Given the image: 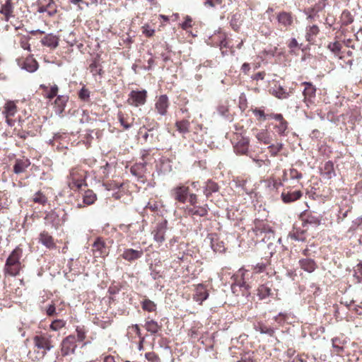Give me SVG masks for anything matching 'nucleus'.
<instances>
[{"mask_svg": "<svg viewBox=\"0 0 362 362\" xmlns=\"http://www.w3.org/2000/svg\"><path fill=\"white\" fill-rule=\"evenodd\" d=\"M33 342L37 349L42 350V356H45L47 351L54 347L52 343V337L47 334L35 336Z\"/></svg>", "mask_w": 362, "mask_h": 362, "instance_id": "1", "label": "nucleus"}, {"mask_svg": "<svg viewBox=\"0 0 362 362\" xmlns=\"http://www.w3.org/2000/svg\"><path fill=\"white\" fill-rule=\"evenodd\" d=\"M327 0H318L313 6L305 8L303 13L307 16V20L312 21L318 17V13L326 6Z\"/></svg>", "mask_w": 362, "mask_h": 362, "instance_id": "2", "label": "nucleus"}, {"mask_svg": "<svg viewBox=\"0 0 362 362\" xmlns=\"http://www.w3.org/2000/svg\"><path fill=\"white\" fill-rule=\"evenodd\" d=\"M168 229V221L166 220H163L161 222H159L156 224V226L152 234L153 235V240L159 243H163L165 240V233Z\"/></svg>", "mask_w": 362, "mask_h": 362, "instance_id": "3", "label": "nucleus"}, {"mask_svg": "<svg viewBox=\"0 0 362 362\" xmlns=\"http://www.w3.org/2000/svg\"><path fill=\"white\" fill-rule=\"evenodd\" d=\"M170 193L175 200L184 204L187 200L189 187L184 185H179L174 187Z\"/></svg>", "mask_w": 362, "mask_h": 362, "instance_id": "4", "label": "nucleus"}, {"mask_svg": "<svg viewBox=\"0 0 362 362\" xmlns=\"http://www.w3.org/2000/svg\"><path fill=\"white\" fill-rule=\"evenodd\" d=\"M146 100V90H132L130 93L129 101V103L135 107H139L145 104Z\"/></svg>", "mask_w": 362, "mask_h": 362, "instance_id": "5", "label": "nucleus"}, {"mask_svg": "<svg viewBox=\"0 0 362 362\" xmlns=\"http://www.w3.org/2000/svg\"><path fill=\"white\" fill-rule=\"evenodd\" d=\"M76 348V338L74 336H68L62 342V353L63 356L74 354Z\"/></svg>", "mask_w": 362, "mask_h": 362, "instance_id": "6", "label": "nucleus"}, {"mask_svg": "<svg viewBox=\"0 0 362 362\" xmlns=\"http://www.w3.org/2000/svg\"><path fill=\"white\" fill-rule=\"evenodd\" d=\"M17 63L21 69L30 73H33L38 69V64L33 57H28L23 60L18 59Z\"/></svg>", "mask_w": 362, "mask_h": 362, "instance_id": "7", "label": "nucleus"}, {"mask_svg": "<svg viewBox=\"0 0 362 362\" xmlns=\"http://www.w3.org/2000/svg\"><path fill=\"white\" fill-rule=\"evenodd\" d=\"M302 84L305 86L303 94L304 96V102L306 103L308 106V104L313 103V100L315 97L316 88L310 82L305 81Z\"/></svg>", "mask_w": 362, "mask_h": 362, "instance_id": "8", "label": "nucleus"}, {"mask_svg": "<svg viewBox=\"0 0 362 362\" xmlns=\"http://www.w3.org/2000/svg\"><path fill=\"white\" fill-rule=\"evenodd\" d=\"M168 106V98L166 95H160L155 104V107L158 113L162 116L166 115Z\"/></svg>", "mask_w": 362, "mask_h": 362, "instance_id": "9", "label": "nucleus"}, {"mask_svg": "<svg viewBox=\"0 0 362 362\" xmlns=\"http://www.w3.org/2000/svg\"><path fill=\"white\" fill-rule=\"evenodd\" d=\"M156 170L158 174H167L172 171L171 160L166 158H160L156 163Z\"/></svg>", "mask_w": 362, "mask_h": 362, "instance_id": "10", "label": "nucleus"}, {"mask_svg": "<svg viewBox=\"0 0 362 362\" xmlns=\"http://www.w3.org/2000/svg\"><path fill=\"white\" fill-rule=\"evenodd\" d=\"M144 255L143 250H134L132 248L124 249L122 254V257L128 261L133 262L138 259H140Z\"/></svg>", "mask_w": 362, "mask_h": 362, "instance_id": "11", "label": "nucleus"}, {"mask_svg": "<svg viewBox=\"0 0 362 362\" xmlns=\"http://www.w3.org/2000/svg\"><path fill=\"white\" fill-rule=\"evenodd\" d=\"M306 230L300 227H294L293 229L289 232L288 238L298 242H305L306 240Z\"/></svg>", "mask_w": 362, "mask_h": 362, "instance_id": "12", "label": "nucleus"}, {"mask_svg": "<svg viewBox=\"0 0 362 362\" xmlns=\"http://www.w3.org/2000/svg\"><path fill=\"white\" fill-rule=\"evenodd\" d=\"M69 97L67 95H59L54 101V112L59 117H62L64 108L68 102Z\"/></svg>", "mask_w": 362, "mask_h": 362, "instance_id": "13", "label": "nucleus"}, {"mask_svg": "<svg viewBox=\"0 0 362 362\" xmlns=\"http://www.w3.org/2000/svg\"><path fill=\"white\" fill-rule=\"evenodd\" d=\"M320 173L322 177L326 180H330L335 177L336 173L334 171V163L330 160L327 161L320 168Z\"/></svg>", "mask_w": 362, "mask_h": 362, "instance_id": "14", "label": "nucleus"}, {"mask_svg": "<svg viewBox=\"0 0 362 362\" xmlns=\"http://www.w3.org/2000/svg\"><path fill=\"white\" fill-rule=\"evenodd\" d=\"M146 161L135 163L131 167L130 173L139 179L143 177L146 172Z\"/></svg>", "mask_w": 362, "mask_h": 362, "instance_id": "15", "label": "nucleus"}, {"mask_svg": "<svg viewBox=\"0 0 362 362\" xmlns=\"http://www.w3.org/2000/svg\"><path fill=\"white\" fill-rule=\"evenodd\" d=\"M144 230V222H136L130 223L127 226V233L132 238H135L136 235L139 233H141Z\"/></svg>", "mask_w": 362, "mask_h": 362, "instance_id": "16", "label": "nucleus"}, {"mask_svg": "<svg viewBox=\"0 0 362 362\" xmlns=\"http://www.w3.org/2000/svg\"><path fill=\"white\" fill-rule=\"evenodd\" d=\"M41 42L44 46L55 49L59 45V38L55 35L49 33L41 40Z\"/></svg>", "mask_w": 362, "mask_h": 362, "instance_id": "17", "label": "nucleus"}, {"mask_svg": "<svg viewBox=\"0 0 362 362\" xmlns=\"http://www.w3.org/2000/svg\"><path fill=\"white\" fill-rule=\"evenodd\" d=\"M30 165V161L28 158L17 159L13 165V172L16 174H20L25 171Z\"/></svg>", "mask_w": 362, "mask_h": 362, "instance_id": "18", "label": "nucleus"}, {"mask_svg": "<svg viewBox=\"0 0 362 362\" xmlns=\"http://www.w3.org/2000/svg\"><path fill=\"white\" fill-rule=\"evenodd\" d=\"M249 139L247 138H241L234 146V151L237 154L243 155L248 151Z\"/></svg>", "mask_w": 362, "mask_h": 362, "instance_id": "19", "label": "nucleus"}, {"mask_svg": "<svg viewBox=\"0 0 362 362\" xmlns=\"http://www.w3.org/2000/svg\"><path fill=\"white\" fill-rule=\"evenodd\" d=\"M302 196L300 190L281 193V198L284 203L288 204L299 199Z\"/></svg>", "mask_w": 362, "mask_h": 362, "instance_id": "20", "label": "nucleus"}, {"mask_svg": "<svg viewBox=\"0 0 362 362\" xmlns=\"http://www.w3.org/2000/svg\"><path fill=\"white\" fill-rule=\"evenodd\" d=\"M209 207L207 204L204 206H194L187 209L188 214L191 216H199L200 217L205 216L208 214Z\"/></svg>", "mask_w": 362, "mask_h": 362, "instance_id": "21", "label": "nucleus"}, {"mask_svg": "<svg viewBox=\"0 0 362 362\" xmlns=\"http://www.w3.org/2000/svg\"><path fill=\"white\" fill-rule=\"evenodd\" d=\"M39 243L47 248L55 247L53 238L46 231H42L39 235Z\"/></svg>", "mask_w": 362, "mask_h": 362, "instance_id": "22", "label": "nucleus"}, {"mask_svg": "<svg viewBox=\"0 0 362 362\" xmlns=\"http://www.w3.org/2000/svg\"><path fill=\"white\" fill-rule=\"evenodd\" d=\"M208 296L209 293L204 286L202 284H199L196 288L195 294L194 295V300L201 304Z\"/></svg>", "mask_w": 362, "mask_h": 362, "instance_id": "23", "label": "nucleus"}, {"mask_svg": "<svg viewBox=\"0 0 362 362\" xmlns=\"http://www.w3.org/2000/svg\"><path fill=\"white\" fill-rule=\"evenodd\" d=\"M299 264L302 269L311 273L314 272L317 267L315 262L312 259H303L299 261Z\"/></svg>", "mask_w": 362, "mask_h": 362, "instance_id": "24", "label": "nucleus"}, {"mask_svg": "<svg viewBox=\"0 0 362 362\" xmlns=\"http://www.w3.org/2000/svg\"><path fill=\"white\" fill-rule=\"evenodd\" d=\"M320 29L317 25H313L306 27L305 30V39L308 42H313L318 35Z\"/></svg>", "mask_w": 362, "mask_h": 362, "instance_id": "25", "label": "nucleus"}, {"mask_svg": "<svg viewBox=\"0 0 362 362\" xmlns=\"http://www.w3.org/2000/svg\"><path fill=\"white\" fill-rule=\"evenodd\" d=\"M0 12L5 16L6 21L13 16V5L11 0H6V2L1 6Z\"/></svg>", "mask_w": 362, "mask_h": 362, "instance_id": "26", "label": "nucleus"}, {"mask_svg": "<svg viewBox=\"0 0 362 362\" xmlns=\"http://www.w3.org/2000/svg\"><path fill=\"white\" fill-rule=\"evenodd\" d=\"M218 190L219 187L218 184L211 180H208L204 187V194L206 197L211 196L212 193L217 192Z\"/></svg>", "mask_w": 362, "mask_h": 362, "instance_id": "27", "label": "nucleus"}, {"mask_svg": "<svg viewBox=\"0 0 362 362\" xmlns=\"http://www.w3.org/2000/svg\"><path fill=\"white\" fill-rule=\"evenodd\" d=\"M272 93L276 98L283 100L289 97L290 93L281 86H276L272 90Z\"/></svg>", "mask_w": 362, "mask_h": 362, "instance_id": "28", "label": "nucleus"}, {"mask_svg": "<svg viewBox=\"0 0 362 362\" xmlns=\"http://www.w3.org/2000/svg\"><path fill=\"white\" fill-rule=\"evenodd\" d=\"M21 254H22V250L20 248L16 247L15 250H13L12 251L11 254L7 258L6 263L21 264L19 260H20Z\"/></svg>", "mask_w": 362, "mask_h": 362, "instance_id": "29", "label": "nucleus"}, {"mask_svg": "<svg viewBox=\"0 0 362 362\" xmlns=\"http://www.w3.org/2000/svg\"><path fill=\"white\" fill-rule=\"evenodd\" d=\"M175 127L180 134H185L189 132L190 123L187 119H182L176 122Z\"/></svg>", "mask_w": 362, "mask_h": 362, "instance_id": "30", "label": "nucleus"}, {"mask_svg": "<svg viewBox=\"0 0 362 362\" xmlns=\"http://www.w3.org/2000/svg\"><path fill=\"white\" fill-rule=\"evenodd\" d=\"M321 223V218L317 215H310L303 223V228L308 226H317Z\"/></svg>", "mask_w": 362, "mask_h": 362, "instance_id": "31", "label": "nucleus"}, {"mask_svg": "<svg viewBox=\"0 0 362 362\" xmlns=\"http://www.w3.org/2000/svg\"><path fill=\"white\" fill-rule=\"evenodd\" d=\"M257 139L264 144H269L272 141L270 134L266 129H262L256 134Z\"/></svg>", "mask_w": 362, "mask_h": 362, "instance_id": "32", "label": "nucleus"}, {"mask_svg": "<svg viewBox=\"0 0 362 362\" xmlns=\"http://www.w3.org/2000/svg\"><path fill=\"white\" fill-rule=\"evenodd\" d=\"M279 23L284 26L291 25L293 23V18L291 15L286 12H281L277 17Z\"/></svg>", "mask_w": 362, "mask_h": 362, "instance_id": "33", "label": "nucleus"}, {"mask_svg": "<svg viewBox=\"0 0 362 362\" xmlns=\"http://www.w3.org/2000/svg\"><path fill=\"white\" fill-rule=\"evenodd\" d=\"M94 250L98 252L100 255H105L107 252V249L105 242L100 238H98L93 244Z\"/></svg>", "mask_w": 362, "mask_h": 362, "instance_id": "34", "label": "nucleus"}, {"mask_svg": "<svg viewBox=\"0 0 362 362\" xmlns=\"http://www.w3.org/2000/svg\"><path fill=\"white\" fill-rule=\"evenodd\" d=\"M211 247L216 252H222L225 251V247L222 241H218L216 238L211 237Z\"/></svg>", "mask_w": 362, "mask_h": 362, "instance_id": "35", "label": "nucleus"}, {"mask_svg": "<svg viewBox=\"0 0 362 362\" xmlns=\"http://www.w3.org/2000/svg\"><path fill=\"white\" fill-rule=\"evenodd\" d=\"M16 112V105L13 101H8L5 104L4 113L6 117H13Z\"/></svg>", "mask_w": 362, "mask_h": 362, "instance_id": "36", "label": "nucleus"}, {"mask_svg": "<svg viewBox=\"0 0 362 362\" xmlns=\"http://www.w3.org/2000/svg\"><path fill=\"white\" fill-rule=\"evenodd\" d=\"M20 268L21 264L6 263L4 270L10 276H16L19 273Z\"/></svg>", "mask_w": 362, "mask_h": 362, "instance_id": "37", "label": "nucleus"}, {"mask_svg": "<svg viewBox=\"0 0 362 362\" xmlns=\"http://www.w3.org/2000/svg\"><path fill=\"white\" fill-rule=\"evenodd\" d=\"M257 294L260 299H265L272 295V289L267 284H263L259 286Z\"/></svg>", "mask_w": 362, "mask_h": 362, "instance_id": "38", "label": "nucleus"}, {"mask_svg": "<svg viewBox=\"0 0 362 362\" xmlns=\"http://www.w3.org/2000/svg\"><path fill=\"white\" fill-rule=\"evenodd\" d=\"M97 199L96 194L92 190H87L83 196V203L86 205L93 204Z\"/></svg>", "mask_w": 362, "mask_h": 362, "instance_id": "39", "label": "nucleus"}, {"mask_svg": "<svg viewBox=\"0 0 362 362\" xmlns=\"http://www.w3.org/2000/svg\"><path fill=\"white\" fill-rule=\"evenodd\" d=\"M141 307L144 310L147 312H153L156 310V304L149 299H144L141 302Z\"/></svg>", "mask_w": 362, "mask_h": 362, "instance_id": "40", "label": "nucleus"}, {"mask_svg": "<svg viewBox=\"0 0 362 362\" xmlns=\"http://www.w3.org/2000/svg\"><path fill=\"white\" fill-rule=\"evenodd\" d=\"M158 127V125L157 124H153L152 127H146L145 126L142 127L140 128L139 129V133H141L142 132V129H146L147 130L146 132H145L143 136H142V138L144 139V140L145 141H148V137L150 136L151 138H153V134H150V132H153V130L155 129H157Z\"/></svg>", "mask_w": 362, "mask_h": 362, "instance_id": "41", "label": "nucleus"}, {"mask_svg": "<svg viewBox=\"0 0 362 362\" xmlns=\"http://www.w3.org/2000/svg\"><path fill=\"white\" fill-rule=\"evenodd\" d=\"M341 24L348 25L354 21V18L349 11H344L341 15Z\"/></svg>", "mask_w": 362, "mask_h": 362, "instance_id": "42", "label": "nucleus"}, {"mask_svg": "<svg viewBox=\"0 0 362 362\" xmlns=\"http://www.w3.org/2000/svg\"><path fill=\"white\" fill-rule=\"evenodd\" d=\"M145 327L146 330L151 334L157 333L159 329L158 322L153 320L147 321L145 324Z\"/></svg>", "mask_w": 362, "mask_h": 362, "instance_id": "43", "label": "nucleus"}, {"mask_svg": "<svg viewBox=\"0 0 362 362\" xmlns=\"http://www.w3.org/2000/svg\"><path fill=\"white\" fill-rule=\"evenodd\" d=\"M241 15L240 13H235L232 16L230 19V25L234 30H238L240 25Z\"/></svg>", "mask_w": 362, "mask_h": 362, "instance_id": "44", "label": "nucleus"}, {"mask_svg": "<svg viewBox=\"0 0 362 362\" xmlns=\"http://www.w3.org/2000/svg\"><path fill=\"white\" fill-rule=\"evenodd\" d=\"M33 202L44 205L47 203V199L40 191H38L34 195Z\"/></svg>", "mask_w": 362, "mask_h": 362, "instance_id": "45", "label": "nucleus"}, {"mask_svg": "<svg viewBox=\"0 0 362 362\" xmlns=\"http://www.w3.org/2000/svg\"><path fill=\"white\" fill-rule=\"evenodd\" d=\"M261 334H267L269 337H272L274 334L275 329L273 327H269L264 325H259L258 329H257Z\"/></svg>", "mask_w": 362, "mask_h": 362, "instance_id": "46", "label": "nucleus"}, {"mask_svg": "<svg viewBox=\"0 0 362 362\" xmlns=\"http://www.w3.org/2000/svg\"><path fill=\"white\" fill-rule=\"evenodd\" d=\"M354 276L358 283H362V262L358 263L355 267Z\"/></svg>", "mask_w": 362, "mask_h": 362, "instance_id": "47", "label": "nucleus"}, {"mask_svg": "<svg viewBox=\"0 0 362 362\" xmlns=\"http://www.w3.org/2000/svg\"><path fill=\"white\" fill-rule=\"evenodd\" d=\"M288 128V123L286 121L280 122L278 125L275 126V129L278 134L281 136L285 135V132Z\"/></svg>", "mask_w": 362, "mask_h": 362, "instance_id": "48", "label": "nucleus"}, {"mask_svg": "<svg viewBox=\"0 0 362 362\" xmlns=\"http://www.w3.org/2000/svg\"><path fill=\"white\" fill-rule=\"evenodd\" d=\"M98 66L99 64L95 59L90 64V70L93 75L101 74V69Z\"/></svg>", "mask_w": 362, "mask_h": 362, "instance_id": "49", "label": "nucleus"}, {"mask_svg": "<svg viewBox=\"0 0 362 362\" xmlns=\"http://www.w3.org/2000/svg\"><path fill=\"white\" fill-rule=\"evenodd\" d=\"M64 325H65V322L63 320H55L51 323L50 328H51V329H52L54 331H57V330L60 329L61 328H62L63 327H64Z\"/></svg>", "mask_w": 362, "mask_h": 362, "instance_id": "50", "label": "nucleus"}, {"mask_svg": "<svg viewBox=\"0 0 362 362\" xmlns=\"http://www.w3.org/2000/svg\"><path fill=\"white\" fill-rule=\"evenodd\" d=\"M271 155L275 156L278 154V153L282 149L283 144L279 143L276 145L271 144L269 147Z\"/></svg>", "mask_w": 362, "mask_h": 362, "instance_id": "51", "label": "nucleus"}, {"mask_svg": "<svg viewBox=\"0 0 362 362\" xmlns=\"http://www.w3.org/2000/svg\"><path fill=\"white\" fill-rule=\"evenodd\" d=\"M78 97L83 101H88L90 98V91L83 87L79 90Z\"/></svg>", "mask_w": 362, "mask_h": 362, "instance_id": "52", "label": "nucleus"}, {"mask_svg": "<svg viewBox=\"0 0 362 362\" xmlns=\"http://www.w3.org/2000/svg\"><path fill=\"white\" fill-rule=\"evenodd\" d=\"M332 348L334 349V351L339 354L340 352L343 351V346H340L339 344V339L337 338L332 339Z\"/></svg>", "mask_w": 362, "mask_h": 362, "instance_id": "53", "label": "nucleus"}, {"mask_svg": "<svg viewBox=\"0 0 362 362\" xmlns=\"http://www.w3.org/2000/svg\"><path fill=\"white\" fill-rule=\"evenodd\" d=\"M341 44L339 42H330L328 45L329 49L334 53L339 52L341 49Z\"/></svg>", "mask_w": 362, "mask_h": 362, "instance_id": "54", "label": "nucleus"}, {"mask_svg": "<svg viewBox=\"0 0 362 362\" xmlns=\"http://www.w3.org/2000/svg\"><path fill=\"white\" fill-rule=\"evenodd\" d=\"M145 357L151 362H160V358L153 352L146 353Z\"/></svg>", "mask_w": 362, "mask_h": 362, "instance_id": "55", "label": "nucleus"}, {"mask_svg": "<svg viewBox=\"0 0 362 362\" xmlns=\"http://www.w3.org/2000/svg\"><path fill=\"white\" fill-rule=\"evenodd\" d=\"M192 19L189 16H185V21L181 24V28L183 30H187L189 28L192 27Z\"/></svg>", "mask_w": 362, "mask_h": 362, "instance_id": "56", "label": "nucleus"}, {"mask_svg": "<svg viewBox=\"0 0 362 362\" xmlns=\"http://www.w3.org/2000/svg\"><path fill=\"white\" fill-rule=\"evenodd\" d=\"M118 118L121 125L124 127V129L127 130L132 127V123L126 122L125 119L121 114L118 115Z\"/></svg>", "mask_w": 362, "mask_h": 362, "instance_id": "57", "label": "nucleus"}, {"mask_svg": "<svg viewBox=\"0 0 362 362\" xmlns=\"http://www.w3.org/2000/svg\"><path fill=\"white\" fill-rule=\"evenodd\" d=\"M290 173V177L292 180L294 179H300L302 178L303 175L302 173H299L296 169L291 168L289 170Z\"/></svg>", "mask_w": 362, "mask_h": 362, "instance_id": "58", "label": "nucleus"}, {"mask_svg": "<svg viewBox=\"0 0 362 362\" xmlns=\"http://www.w3.org/2000/svg\"><path fill=\"white\" fill-rule=\"evenodd\" d=\"M267 264L265 262H259L255 266V270L257 273L263 272L266 270Z\"/></svg>", "mask_w": 362, "mask_h": 362, "instance_id": "59", "label": "nucleus"}, {"mask_svg": "<svg viewBox=\"0 0 362 362\" xmlns=\"http://www.w3.org/2000/svg\"><path fill=\"white\" fill-rule=\"evenodd\" d=\"M221 3H222L221 0H206L204 2V5L206 6H209V7L214 8L218 5L221 4Z\"/></svg>", "mask_w": 362, "mask_h": 362, "instance_id": "60", "label": "nucleus"}, {"mask_svg": "<svg viewBox=\"0 0 362 362\" xmlns=\"http://www.w3.org/2000/svg\"><path fill=\"white\" fill-rule=\"evenodd\" d=\"M58 92V86L57 85H54L51 87L49 92L47 93V98L49 99H52L55 97Z\"/></svg>", "mask_w": 362, "mask_h": 362, "instance_id": "61", "label": "nucleus"}, {"mask_svg": "<svg viewBox=\"0 0 362 362\" xmlns=\"http://www.w3.org/2000/svg\"><path fill=\"white\" fill-rule=\"evenodd\" d=\"M77 332V338L78 340L80 341H82L86 338V332L82 328H77L76 329Z\"/></svg>", "mask_w": 362, "mask_h": 362, "instance_id": "62", "label": "nucleus"}, {"mask_svg": "<svg viewBox=\"0 0 362 362\" xmlns=\"http://www.w3.org/2000/svg\"><path fill=\"white\" fill-rule=\"evenodd\" d=\"M143 28V33L148 37H151L155 33V30L151 28L148 25H144Z\"/></svg>", "mask_w": 362, "mask_h": 362, "instance_id": "63", "label": "nucleus"}, {"mask_svg": "<svg viewBox=\"0 0 362 362\" xmlns=\"http://www.w3.org/2000/svg\"><path fill=\"white\" fill-rule=\"evenodd\" d=\"M189 195V199H188V202H189V204L192 206H194L197 205V196L195 194H188Z\"/></svg>", "mask_w": 362, "mask_h": 362, "instance_id": "64", "label": "nucleus"}]
</instances>
